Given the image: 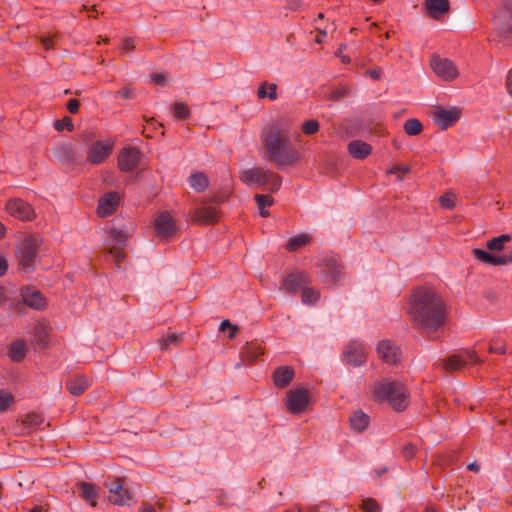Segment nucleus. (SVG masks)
I'll return each mask as SVG.
<instances>
[{
	"label": "nucleus",
	"mask_w": 512,
	"mask_h": 512,
	"mask_svg": "<svg viewBox=\"0 0 512 512\" xmlns=\"http://www.w3.org/2000/svg\"><path fill=\"white\" fill-rule=\"evenodd\" d=\"M262 354L263 350L257 343H247L242 352V355L249 362H254Z\"/></svg>",
	"instance_id": "obj_37"
},
{
	"label": "nucleus",
	"mask_w": 512,
	"mask_h": 512,
	"mask_svg": "<svg viewBox=\"0 0 512 512\" xmlns=\"http://www.w3.org/2000/svg\"><path fill=\"white\" fill-rule=\"evenodd\" d=\"M320 298L319 291L306 285L302 289V303L307 305L315 304Z\"/></svg>",
	"instance_id": "obj_39"
},
{
	"label": "nucleus",
	"mask_w": 512,
	"mask_h": 512,
	"mask_svg": "<svg viewBox=\"0 0 512 512\" xmlns=\"http://www.w3.org/2000/svg\"><path fill=\"white\" fill-rule=\"evenodd\" d=\"M54 155L63 164H73L78 160V156L69 143L58 145L54 148Z\"/></svg>",
	"instance_id": "obj_25"
},
{
	"label": "nucleus",
	"mask_w": 512,
	"mask_h": 512,
	"mask_svg": "<svg viewBox=\"0 0 512 512\" xmlns=\"http://www.w3.org/2000/svg\"><path fill=\"white\" fill-rule=\"evenodd\" d=\"M425 7L432 18L438 19L449 11L450 4L448 0H426Z\"/></svg>",
	"instance_id": "obj_28"
},
{
	"label": "nucleus",
	"mask_w": 512,
	"mask_h": 512,
	"mask_svg": "<svg viewBox=\"0 0 512 512\" xmlns=\"http://www.w3.org/2000/svg\"><path fill=\"white\" fill-rule=\"evenodd\" d=\"M255 201L257 202L258 208L260 210V215L262 217H267L269 212L265 209V207L271 206L273 204V198L268 195L257 194L255 196Z\"/></svg>",
	"instance_id": "obj_40"
},
{
	"label": "nucleus",
	"mask_w": 512,
	"mask_h": 512,
	"mask_svg": "<svg viewBox=\"0 0 512 512\" xmlns=\"http://www.w3.org/2000/svg\"><path fill=\"white\" fill-rule=\"evenodd\" d=\"M119 196L116 193L110 192L105 194L98 205V214L102 217L111 215L117 208Z\"/></svg>",
	"instance_id": "obj_23"
},
{
	"label": "nucleus",
	"mask_w": 512,
	"mask_h": 512,
	"mask_svg": "<svg viewBox=\"0 0 512 512\" xmlns=\"http://www.w3.org/2000/svg\"><path fill=\"white\" fill-rule=\"evenodd\" d=\"M54 126H55V129L58 130V131H62L64 129L72 130V128H73L72 121H71V119L69 117H65L62 120H57L55 122Z\"/></svg>",
	"instance_id": "obj_47"
},
{
	"label": "nucleus",
	"mask_w": 512,
	"mask_h": 512,
	"mask_svg": "<svg viewBox=\"0 0 512 512\" xmlns=\"http://www.w3.org/2000/svg\"><path fill=\"white\" fill-rule=\"evenodd\" d=\"M497 35L509 42L512 40V0H502L501 9L494 17Z\"/></svg>",
	"instance_id": "obj_5"
},
{
	"label": "nucleus",
	"mask_w": 512,
	"mask_h": 512,
	"mask_svg": "<svg viewBox=\"0 0 512 512\" xmlns=\"http://www.w3.org/2000/svg\"><path fill=\"white\" fill-rule=\"evenodd\" d=\"M407 313L417 328L436 332L445 323L447 308L443 299L434 290L420 287L411 294Z\"/></svg>",
	"instance_id": "obj_1"
},
{
	"label": "nucleus",
	"mask_w": 512,
	"mask_h": 512,
	"mask_svg": "<svg viewBox=\"0 0 512 512\" xmlns=\"http://www.w3.org/2000/svg\"><path fill=\"white\" fill-rule=\"evenodd\" d=\"M79 101L77 99H70L68 102H67V109L69 110L70 113H77L78 110H79Z\"/></svg>",
	"instance_id": "obj_54"
},
{
	"label": "nucleus",
	"mask_w": 512,
	"mask_h": 512,
	"mask_svg": "<svg viewBox=\"0 0 512 512\" xmlns=\"http://www.w3.org/2000/svg\"><path fill=\"white\" fill-rule=\"evenodd\" d=\"M42 422L43 418L36 413L27 414L23 419L24 425L27 426L29 429H35L39 427L42 424Z\"/></svg>",
	"instance_id": "obj_43"
},
{
	"label": "nucleus",
	"mask_w": 512,
	"mask_h": 512,
	"mask_svg": "<svg viewBox=\"0 0 512 512\" xmlns=\"http://www.w3.org/2000/svg\"><path fill=\"white\" fill-rule=\"evenodd\" d=\"M55 35H47L41 37V43L46 49H51L53 47Z\"/></svg>",
	"instance_id": "obj_53"
},
{
	"label": "nucleus",
	"mask_w": 512,
	"mask_h": 512,
	"mask_svg": "<svg viewBox=\"0 0 512 512\" xmlns=\"http://www.w3.org/2000/svg\"><path fill=\"white\" fill-rule=\"evenodd\" d=\"M78 491L81 498L89 502L92 507H96L98 490L93 484L88 482H81L78 484Z\"/></svg>",
	"instance_id": "obj_30"
},
{
	"label": "nucleus",
	"mask_w": 512,
	"mask_h": 512,
	"mask_svg": "<svg viewBox=\"0 0 512 512\" xmlns=\"http://www.w3.org/2000/svg\"><path fill=\"white\" fill-rule=\"evenodd\" d=\"M119 96L125 99H132L134 98V92L128 88H123L118 92Z\"/></svg>",
	"instance_id": "obj_55"
},
{
	"label": "nucleus",
	"mask_w": 512,
	"mask_h": 512,
	"mask_svg": "<svg viewBox=\"0 0 512 512\" xmlns=\"http://www.w3.org/2000/svg\"><path fill=\"white\" fill-rule=\"evenodd\" d=\"M13 397L11 394L6 392H0V411H5L8 406L12 403Z\"/></svg>",
	"instance_id": "obj_48"
},
{
	"label": "nucleus",
	"mask_w": 512,
	"mask_h": 512,
	"mask_svg": "<svg viewBox=\"0 0 512 512\" xmlns=\"http://www.w3.org/2000/svg\"><path fill=\"white\" fill-rule=\"evenodd\" d=\"M104 486L109 491V501L118 506L128 505L132 499V495L127 488L124 487L120 478L105 481Z\"/></svg>",
	"instance_id": "obj_7"
},
{
	"label": "nucleus",
	"mask_w": 512,
	"mask_h": 512,
	"mask_svg": "<svg viewBox=\"0 0 512 512\" xmlns=\"http://www.w3.org/2000/svg\"><path fill=\"white\" fill-rule=\"evenodd\" d=\"M310 284V280L305 273L295 272L290 273L282 279V286L285 291L295 294L299 289H303L306 285Z\"/></svg>",
	"instance_id": "obj_15"
},
{
	"label": "nucleus",
	"mask_w": 512,
	"mask_h": 512,
	"mask_svg": "<svg viewBox=\"0 0 512 512\" xmlns=\"http://www.w3.org/2000/svg\"><path fill=\"white\" fill-rule=\"evenodd\" d=\"M374 396L379 400H387L396 411L404 410L408 405V393L402 383L383 379L375 383Z\"/></svg>",
	"instance_id": "obj_3"
},
{
	"label": "nucleus",
	"mask_w": 512,
	"mask_h": 512,
	"mask_svg": "<svg viewBox=\"0 0 512 512\" xmlns=\"http://www.w3.org/2000/svg\"><path fill=\"white\" fill-rule=\"evenodd\" d=\"M190 186L196 191V192H202L204 191L209 184L207 176L202 172H196L193 173L189 179Z\"/></svg>",
	"instance_id": "obj_33"
},
{
	"label": "nucleus",
	"mask_w": 512,
	"mask_h": 512,
	"mask_svg": "<svg viewBox=\"0 0 512 512\" xmlns=\"http://www.w3.org/2000/svg\"><path fill=\"white\" fill-rule=\"evenodd\" d=\"M511 240V236L509 234H502L498 237H494L487 242V248L494 252H499L504 250L505 244Z\"/></svg>",
	"instance_id": "obj_36"
},
{
	"label": "nucleus",
	"mask_w": 512,
	"mask_h": 512,
	"mask_svg": "<svg viewBox=\"0 0 512 512\" xmlns=\"http://www.w3.org/2000/svg\"><path fill=\"white\" fill-rule=\"evenodd\" d=\"M369 76L374 80H379L381 78V70L373 69V70L369 71Z\"/></svg>",
	"instance_id": "obj_62"
},
{
	"label": "nucleus",
	"mask_w": 512,
	"mask_h": 512,
	"mask_svg": "<svg viewBox=\"0 0 512 512\" xmlns=\"http://www.w3.org/2000/svg\"><path fill=\"white\" fill-rule=\"evenodd\" d=\"M173 113L179 119H185L189 116V108L183 103L173 105Z\"/></svg>",
	"instance_id": "obj_45"
},
{
	"label": "nucleus",
	"mask_w": 512,
	"mask_h": 512,
	"mask_svg": "<svg viewBox=\"0 0 512 512\" xmlns=\"http://www.w3.org/2000/svg\"><path fill=\"white\" fill-rule=\"evenodd\" d=\"M377 351L381 359L387 364H396L400 360V349L389 340H382L378 343Z\"/></svg>",
	"instance_id": "obj_16"
},
{
	"label": "nucleus",
	"mask_w": 512,
	"mask_h": 512,
	"mask_svg": "<svg viewBox=\"0 0 512 512\" xmlns=\"http://www.w3.org/2000/svg\"><path fill=\"white\" fill-rule=\"evenodd\" d=\"M141 153L137 148L125 147L118 156V166L122 171L134 169L140 161Z\"/></svg>",
	"instance_id": "obj_14"
},
{
	"label": "nucleus",
	"mask_w": 512,
	"mask_h": 512,
	"mask_svg": "<svg viewBox=\"0 0 512 512\" xmlns=\"http://www.w3.org/2000/svg\"><path fill=\"white\" fill-rule=\"evenodd\" d=\"M460 117V110L452 107L449 109L437 108L434 112V119L438 126L443 129L454 125Z\"/></svg>",
	"instance_id": "obj_17"
},
{
	"label": "nucleus",
	"mask_w": 512,
	"mask_h": 512,
	"mask_svg": "<svg viewBox=\"0 0 512 512\" xmlns=\"http://www.w3.org/2000/svg\"><path fill=\"white\" fill-rule=\"evenodd\" d=\"M257 95L261 99L268 97L270 100H275L277 98V85L264 82L259 86Z\"/></svg>",
	"instance_id": "obj_38"
},
{
	"label": "nucleus",
	"mask_w": 512,
	"mask_h": 512,
	"mask_svg": "<svg viewBox=\"0 0 512 512\" xmlns=\"http://www.w3.org/2000/svg\"><path fill=\"white\" fill-rule=\"evenodd\" d=\"M508 93L512 95V69L509 71L507 75V81H506Z\"/></svg>",
	"instance_id": "obj_61"
},
{
	"label": "nucleus",
	"mask_w": 512,
	"mask_h": 512,
	"mask_svg": "<svg viewBox=\"0 0 512 512\" xmlns=\"http://www.w3.org/2000/svg\"><path fill=\"white\" fill-rule=\"evenodd\" d=\"M50 327L45 322H38L34 327V336L40 346H45L48 343V336Z\"/></svg>",
	"instance_id": "obj_34"
},
{
	"label": "nucleus",
	"mask_w": 512,
	"mask_h": 512,
	"mask_svg": "<svg viewBox=\"0 0 512 512\" xmlns=\"http://www.w3.org/2000/svg\"><path fill=\"white\" fill-rule=\"evenodd\" d=\"M27 352V345L23 340H16L14 341L9 349V357L13 361H21Z\"/></svg>",
	"instance_id": "obj_32"
},
{
	"label": "nucleus",
	"mask_w": 512,
	"mask_h": 512,
	"mask_svg": "<svg viewBox=\"0 0 512 512\" xmlns=\"http://www.w3.org/2000/svg\"><path fill=\"white\" fill-rule=\"evenodd\" d=\"M155 507L150 504H143L139 510V512H155Z\"/></svg>",
	"instance_id": "obj_63"
},
{
	"label": "nucleus",
	"mask_w": 512,
	"mask_h": 512,
	"mask_svg": "<svg viewBox=\"0 0 512 512\" xmlns=\"http://www.w3.org/2000/svg\"><path fill=\"white\" fill-rule=\"evenodd\" d=\"M267 158L278 166L291 165L299 160V153L291 143L289 124L277 120L266 124L260 134Z\"/></svg>",
	"instance_id": "obj_2"
},
{
	"label": "nucleus",
	"mask_w": 512,
	"mask_h": 512,
	"mask_svg": "<svg viewBox=\"0 0 512 512\" xmlns=\"http://www.w3.org/2000/svg\"><path fill=\"white\" fill-rule=\"evenodd\" d=\"M233 325L230 323L229 320H224L220 324V330L225 331L227 328L231 329Z\"/></svg>",
	"instance_id": "obj_64"
},
{
	"label": "nucleus",
	"mask_w": 512,
	"mask_h": 512,
	"mask_svg": "<svg viewBox=\"0 0 512 512\" xmlns=\"http://www.w3.org/2000/svg\"><path fill=\"white\" fill-rule=\"evenodd\" d=\"M310 401L309 393L306 389L298 388L289 391L287 399V408L292 413H300L306 409Z\"/></svg>",
	"instance_id": "obj_11"
},
{
	"label": "nucleus",
	"mask_w": 512,
	"mask_h": 512,
	"mask_svg": "<svg viewBox=\"0 0 512 512\" xmlns=\"http://www.w3.org/2000/svg\"><path fill=\"white\" fill-rule=\"evenodd\" d=\"M8 269V263L5 258L0 256V277L3 276Z\"/></svg>",
	"instance_id": "obj_57"
},
{
	"label": "nucleus",
	"mask_w": 512,
	"mask_h": 512,
	"mask_svg": "<svg viewBox=\"0 0 512 512\" xmlns=\"http://www.w3.org/2000/svg\"><path fill=\"white\" fill-rule=\"evenodd\" d=\"M134 47H135V45H134V42H133L132 39L127 38V39L124 40L123 45H122V49L124 51L129 52V51L133 50Z\"/></svg>",
	"instance_id": "obj_56"
},
{
	"label": "nucleus",
	"mask_w": 512,
	"mask_h": 512,
	"mask_svg": "<svg viewBox=\"0 0 512 512\" xmlns=\"http://www.w3.org/2000/svg\"><path fill=\"white\" fill-rule=\"evenodd\" d=\"M343 359L346 364L360 366L365 362L366 350L363 344L352 342L343 353Z\"/></svg>",
	"instance_id": "obj_13"
},
{
	"label": "nucleus",
	"mask_w": 512,
	"mask_h": 512,
	"mask_svg": "<svg viewBox=\"0 0 512 512\" xmlns=\"http://www.w3.org/2000/svg\"><path fill=\"white\" fill-rule=\"evenodd\" d=\"M489 352L504 354L506 353V348L505 346H490Z\"/></svg>",
	"instance_id": "obj_58"
},
{
	"label": "nucleus",
	"mask_w": 512,
	"mask_h": 512,
	"mask_svg": "<svg viewBox=\"0 0 512 512\" xmlns=\"http://www.w3.org/2000/svg\"><path fill=\"white\" fill-rule=\"evenodd\" d=\"M183 336L181 334L169 333L167 336L161 338L159 340V344L162 350L168 351L173 346H178L181 344Z\"/></svg>",
	"instance_id": "obj_35"
},
{
	"label": "nucleus",
	"mask_w": 512,
	"mask_h": 512,
	"mask_svg": "<svg viewBox=\"0 0 512 512\" xmlns=\"http://www.w3.org/2000/svg\"><path fill=\"white\" fill-rule=\"evenodd\" d=\"M37 252L38 241L36 238L28 237L21 242L16 254L19 266L23 271L29 272L34 268Z\"/></svg>",
	"instance_id": "obj_6"
},
{
	"label": "nucleus",
	"mask_w": 512,
	"mask_h": 512,
	"mask_svg": "<svg viewBox=\"0 0 512 512\" xmlns=\"http://www.w3.org/2000/svg\"><path fill=\"white\" fill-rule=\"evenodd\" d=\"M112 144L102 141L95 142L89 149L87 160L94 165L103 162L111 153Z\"/></svg>",
	"instance_id": "obj_20"
},
{
	"label": "nucleus",
	"mask_w": 512,
	"mask_h": 512,
	"mask_svg": "<svg viewBox=\"0 0 512 512\" xmlns=\"http://www.w3.org/2000/svg\"><path fill=\"white\" fill-rule=\"evenodd\" d=\"M310 241V237L305 234L297 235L292 237L288 242V249L291 251L297 250L298 248L306 245Z\"/></svg>",
	"instance_id": "obj_42"
},
{
	"label": "nucleus",
	"mask_w": 512,
	"mask_h": 512,
	"mask_svg": "<svg viewBox=\"0 0 512 512\" xmlns=\"http://www.w3.org/2000/svg\"><path fill=\"white\" fill-rule=\"evenodd\" d=\"M440 204L444 208H452L454 206L453 195L450 193H446L440 197Z\"/></svg>",
	"instance_id": "obj_49"
},
{
	"label": "nucleus",
	"mask_w": 512,
	"mask_h": 512,
	"mask_svg": "<svg viewBox=\"0 0 512 512\" xmlns=\"http://www.w3.org/2000/svg\"><path fill=\"white\" fill-rule=\"evenodd\" d=\"M348 93V90L346 88H337L331 91L330 99L332 100H339L346 96Z\"/></svg>",
	"instance_id": "obj_51"
},
{
	"label": "nucleus",
	"mask_w": 512,
	"mask_h": 512,
	"mask_svg": "<svg viewBox=\"0 0 512 512\" xmlns=\"http://www.w3.org/2000/svg\"><path fill=\"white\" fill-rule=\"evenodd\" d=\"M323 274L329 283L337 284L342 278V266L333 259L326 260Z\"/></svg>",
	"instance_id": "obj_26"
},
{
	"label": "nucleus",
	"mask_w": 512,
	"mask_h": 512,
	"mask_svg": "<svg viewBox=\"0 0 512 512\" xmlns=\"http://www.w3.org/2000/svg\"><path fill=\"white\" fill-rule=\"evenodd\" d=\"M21 296L23 302L33 309L41 310L46 306V300L38 290L26 287L21 290Z\"/></svg>",
	"instance_id": "obj_22"
},
{
	"label": "nucleus",
	"mask_w": 512,
	"mask_h": 512,
	"mask_svg": "<svg viewBox=\"0 0 512 512\" xmlns=\"http://www.w3.org/2000/svg\"><path fill=\"white\" fill-rule=\"evenodd\" d=\"M191 221L197 224H213L218 220V211L208 205H202L189 213Z\"/></svg>",
	"instance_id": "obj_12"
},
{
	"label": "nucleus",
	"mask_w": 512,
	"mask_h": 512,
	"mask_svg": "<svg viewBox=\"0 0 512 512\" xmlns=\"http://www.w3.org/2000/svg\"><path fill=\"white\" fill-rule=\"evenodd\" d=\"M416 447L412 443H407L402 448V454L405 458L410 459L414 456Z\"/></svg>",
	"instance_id": "obj_50"
},
{
	"label": "nucleus",
	"mask_w": 512,
	"mask_h": 512,
	"mask_svg": "<svg viewBox=\"0 0 512 512\" xmlns=\"http://www.w3.org/2000/svg\"><path fill=\"white\" fill-rule=\"evenodd\" d=\"M404 130L408 135H418L422 131V124L419 120L412 118L404 123Z\"/></svg>",
	"instance_id": "obj_41"
},
{
	"label": "nucleus",
	"mask_w": 512,
	"mask_h": 512,
	"mask_svg": "<svg viewBox=\"0 0 512 512\" xmlns=\"http://www.w3.org/2000/svg\"><path fill=\"white\" fill-rule=\"evenodd\" d=\"M129 231L115 225L111 228V236L115 242V245L109 249V253L114 257L116 261H119L124 257L121 245H123L128 238Z\"/></svg>",
	"instance_id": "obj_19"
},
{
	"label": "nucleus",
	"mask_w": 512,
	"mask_h": 512,
	"mask_svg": "<svg viewBox=\"0 0 512 512\" xmlns=\"http://www.w3.org/2000/svg\"><path fill=\"white\" fill-rule=\"evenodd\" d=\"M364 512H380L381 507L376 500L372 498L364 499L361 505Z\"/></svg>",
	"instance_id": "obj_44"
},
{
	"label": "nucleus",
	"mask_w": 512,
	"mask_h": 512,
	"mask_svg": "<svg viewBox=\"0 0 512 512\" xmlns=\"http://www.w3.org/2000/svg\"><path fill=\"white\" fill-rule=\"evenodd\" d=\"M152 81L159 85H163L165 83V78L161 74H154L152 75Z\"/></svg>",
	"instance_id": "obj_60"
},
{
	"label": "nucleus",
	"mask_w": 512,
	"mask_h": 512,
	"mask_svg": "<svg viewBox=\"0 0 512 512\" xmlns=\"http://www.w3.org/2000/svg\"><path fill=\"white\" fill-rule=\"evenodd\" d=\"M479 363L480 359L473 351H464L460 354H454L446 360H442L440 365L446 371H457L462 369L466 363Z\"/></svg>",
	"instance_id": "obj_10"
},
{
	"label": "nucleus",
	"mask_w": 512,
	"mask_h": 512,
	"mask_svg": "<svg viewBox=\"0 0 512 512\" xmlns=\"http://www.w3.org/2000/svg\"><path fill=\"white\" fill-rule=\"evenodd\" d=\"M348 152L349 154L358 160H362L367 158L371 152L372 147L367 142H364L362 140H353L348 144Z\"/></svg>",
	"instance_id": "obj_24"
},
{
	"label": "nucleus",
	"mask_w": 512,
	"mask_h": 512,
	"mask_svg": "<svg viewBox=\"0 0 512 512\" xmlns=\"http://www.w3.org/2000/svg\"><path fill=\"white\" fill-rule=\"evenodd\" d=\"M351 428L358 433L363 432L369 425V417L363 411L357 410L350 417Z\"/></svg>",
	"instance_id": "obj_31"
},
{
	"label": "nucleus",
	"mask_w": 512,
	"mask_h": 512,
	"mask_svg": "<svg viewBox=\"0 0 512 512\" xmlns=\"http://www.w3.org/2000/svg\"><path fill=\"white\" fill-rule=\"evenodd\" d=\"M294 378V370L290 366L278 367L273 373V380L277 387H286Z\"/></svg>",
	"instance_id": "obj_27"
},
{
	"label": "nucleus",
	"mask_w": 512,
	"mask_h": 512,
	"mask_svg": "<svg viewBox=\"0 0 512 512\" xmlns=\"http://www.w3.org/2000/svg\"><path fill=\"white\" fill-rule=\"evenodd\" d=\"M89 387V380L83 375H77L66 381V388L74 395L79 396Z\"/></svg>",
	"instance_id": "obj_29"
},
{
	"label": "nucleus",
	"mask_w": 512,
	"mask_h": 512,
	"mask_svg": "<svg viewBox=\"0 0 512 512\" xmlns=\"http://www.w3.org/2000/svg\"><path fill=\"white\" fill-rule=\"evenodd\" d=\"M300 5H301L300 0H287V6L291 10L297 9L298 7H300Z\"/></svg>",
	"instance_id": "obj_59"
},
{
	"label": "nucleus",
	"mask_w": 512,
	"mask_h": 512,
	"mask_svg": "<svg viewBox=\"0 0 512 512\" xmlns=\"http://www.w3.org/2000/svg\"><path fill=\"white\" fill-rule=\"evenodd\" d=\"M472 254L475 258H477L479 261L488 263L491 265H507L512 263V254L511 255H493L488 253L485 250L475 248L472 250Z\"/></svg>",
	"instance_id": "obj_21"
},
{
	"label": "nucleus",
	"mask_w": 512,
	"mask_h": 512,
	"mask_svg": "<svg viewBox=\"0 0 512 512\" xmlns=\"http://www.w3.org/2000/svg\"><path fill=\"white\" fill-rule=\"evenodd\" d=\"M239 177L248 186L264 187L271 192L277 191L281 186V178L278 175L259 167L243 169Z\"/></svg>",
	"instance_id": "obj_4"
},
{
	"label": "nucleus",
	"mask_w": 512,
	"mask_h": 512,
	"mask_svg": "<svg viewBox=\"0 0 512 512\" xmlns=\"http://www.w3.org/2000/svg\"><path fill=\"white\" fill-rule=\"evenodd\" d=\"M6 209L10 215L21 220H30L34 214L32 207L21 199L10 200Z\"/></svg>",
	"instance_id": "obj_18"
},
{
	"label": "nucleus",
	"mask_w": 512,
	"mask_h": 512,
	"mask_svg": "<svg viewBox=\"0 0 512 512\" xmlns=\"http://www.w3.org/2000/svg\"><path fill=\"white\" fill-rule=\"evenodd\" d=\"M410 172V168L408 166H400L395 165L390 170L387 171L388 174H406Z\"/></svg>",
	"instance_id": "obj_52"
},
{
	"label": "nucleus",
	"mask_w": 512,
	"mask_h": 512,
	"mask_svg": "<svg viewBox=\"0 0 512 512\" xmlns=\"http://www.w3.org/2000/svg\"><path fill=\"white\" fill-rule=\"evenodd\" d=\"M154 230L158 237L167 239L178 232L173 216L169 212H161L154 221Z\"/></svg>",
	"instance_id": "obj_9"
},
{
	"label": "nucleus",
	"mask_w": 512,
	"mask_h": 512,
	"mask_svg": "<svg viewBox=\"0 0 512 512\" xmlns=\"http://www.w3.org/2000/svg\"><path fill=\"white\" fill-rule=\"evenodd\" d=\"M319 129V122L316 120H309L303 123L302 130L307 135L316 133Z\"/></svg>",
	"instance_id": "obj_46"
},
{
	"label": "nucleus",
	"mask_w": 512,
	"mask_h": 512,
	"mask_svg": "<svg viewBox=\"0 0 512 512\" xmlns=\"http://www.w3.org/2000/svg\"><path fill=\"white\" fill-rule=\"evenodd\" d=\"M430 65L434 73L444 81H453L459 75L456 65L449 59L434 56Z\"/></svg>",
	"instance_id": "obj_8"
}]
</instances>
